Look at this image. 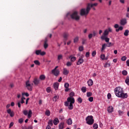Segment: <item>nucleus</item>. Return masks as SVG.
I'll use <instances>...</instances> for the list:
<instances>
[{"label":"nucleus","mask_w":129,"mask_h":129,"mask_svg":"<svg viewBox=\"0 0 129 129\" xmlns=\"http://www.w3.org/2000/svg\"><path fill=\"white\" fill-rule=\"evenodd\" d=\"M21 101H19V102H18V107L19 108H21Z\"/></svg>","instance_id":"obj_62"},{"label":"nucleus","mask_w":129,"mask_h":129,"mask_svg":"<svg viewBox=\"0 0 129 129\" xmlns=\"http://www.w3.org/2000/svg\"><path fill=\"white\" fill-rule=\"evenodd\" d=\"M51 73L54 76H58L59 74H60V71L59 70H55L54 71H53V70L51 71Z\"/></svg>","instance_id":"obj_13"},{"label":"nucleus","mask_w":129,"mask_h":129,"mask_svg":"<svg viewBox=\"0 0 129 129\" xmlns=\"http://www.w3.org/2000/svg\"><path fill=\"white\" fill-rule=\"evenodd\" d=\"M119 27V25H118V24H115L114 26V28L115 29H117Z\"/></svg>","instance_id":"obj_60"},{"label":"nucleus","mask_w":129,"mask_h":129,"mask_svg":"<svg viewBox=\"0 0 129 129\" xmlns=\"http://www.w3.org/2000/svg\"><path fill=\"white\" fill-rule=\"evenodd\" d=\"M40 80L44 81L45 79H46V76H44V75H41L39 77Z\"/></svg>","instance_id":"obj_23"},{"label":"nucleus","mask_w":129,"mask_h":129,"mask_svg":"<svg viewBox=\"0 0 129 129\" xmlns=\"http://www.w3.org/2000/svg\"><path fill=\"white\" fill-rule=\"evenodd\" d=\"M127 24V21H126V18L122 19L120 21V24L121 26H125V25H126Z\"/></svg>","instance_id":"obj_10"},{"label":"nucleus","mask_w":129,"mask_h":129,"mask_svg":"<svg viewBox=\"0 0 129 129\" xmlns=\"http://www.w3.org/2000/svg\"><path fill=\"white\" fill-rule=\"evenodd\" d=\"M78 101L79 102H80V103H82V98H81V97H79L78 98Z\"/></svg>","instance_id":"obj_54"},{"label":"nucleus","mask_w":129,"mask_h":129,"mask_svg":"<svg viewBox=\"0 0 129 129\" xmlns=\"http://www.w3.org/2000/svg\"><path fill=\"white\" fill-rule=\"evenodd\" d=\"M48 39H47V38H46L44 40V48L45 49H47L49 46V45L48 44Z\"/></svg>","instance_id":"obj_14"},{"label":"nucleus","mask_w":129,"mask_h":129,"mask_svg":"<svg viewBox=\"0 0 129 129\" xmlns=\"http://www.w3.org/2000/svg\"><path fill=\"white\" fill-rule=\"evenodd\" d=\"M101 40H105L106 43L109 42V38L107 37L106 36H101Z\"/></svg>","instance_id":"obj_17"},{"label":"nucleus","mask_w":129,"mask_h":129,"mask_svg":"<svg viewBox=\"0 0 129 129\" xmlns=\"http://www.w3.org/2000/svg\"><path fill=\"white\" fill-rule=\"evenodd\" d=\"M109 32H112V29L111 28L109 27L107 29H106L102 35L101 37H107V36H108V34H109Z\"/></svg>","instance_id":"obj_7"},{"label":"nucleus","mask_w":129,"mask_h":129,"mask_svg":"<svg viewBox=\"0 0 129 129\" xmlns=\"http://www.w3.org/2000/svg\"><path fill=\"white\" fill-rule=\"evenodd\" d=\"M101 59H102V60H104V59H105V55L101 54Z\"/></svg>","instance_id":"obj_56"},{"label":"nucleus","mask_w":129,"mask_h":129,"mask_svg":"<svg viewBox=\"0 0 129 129\" xmlns=\"http://www.w3.org/2000/svg\"><path fill=\"white\" fill-rule=\"evenodd\" d=\"M69 36V34L67 32H64L63 33V38L64 39H65L66 40H67L68 36Z\"/></svg>","instance_id":"obj_26"},{"label":"nucleus","mask_w":129,"mask_h":129,"mask_svg":"<svg viewBox=\"0 0 129 129\" xmlns=\"http://www.w3.org/2000/svg\"><path fill=\"white\" fill-rule=\"evenodd\" d=\"M81 90L83 93H85L87 91L86 87H82L81 88Z\"/></svg>","instance_id":"obj_31"},{"label":"nucleus","mask_w":129,"mask_h":129,"mask_svg":"<svg viewBox=\"0 0 129 129\" xmlns=\"http://www.w3.org/2000/svg\"><path fill=\"white\" fill-rule=\"evenodd\" d=\"M35 54L36 55H41V56H44L46 55V52L45 51H42L41 50H36L35 51Z\"/></svg>","instance_id":"obj_8"},{"label":"nucleus","mask_w":129,"mask_h":129,"mask_svg":"<svg viewBox=\"0 0 129 129\" xmlns=\"http://www.w3.org/2000/svg\"><path fill=\"white\" fill-rule=\"evenodd\" d=\"M46 91L48 93H50L51 92V87H48L46 88Z\"/></svg>","instance_id":"obj_44"},{"label":"nucleus","mask_w":129,"mask_h":129,"mask_svg":"<svg viewBox=\"0 0 129 129\" xmlns=\"http://www.w3.org/2000/svg\"><path fill=\"white\" fill-rule=\"evenodd\" d=\"M64 75H68L69 74V71L67 70V69H63Z\"/></svg>","instance_id":"obj_27"},{"label":"nucleus","mask_w":129,"mask_h":129,"mask_svg":"<svg viewBox=\"0 0 129 129\" xmlns=\"http://www.w3.org/2000/svg\"><path fill=\"white\" fill-rule=\"evenodd\" d=\"M26 88H27L28 90L29 91H32V90H33V86H32V85L29 87H27Z\"/></svg>","instance_id":"obj_40"},{"label":"nucleus","mask_w":129,"mask_h":129,"mask_svg":"<svg viewBox=\"0 0 129 129\" xmlns=\"http://www.w3.org/2000/svg\"><path fill=\"white\" fill-rule=\"evenodd\" d=\"M33 83H34L35 85H38V84L40 83V80L38 79H34Z\"/></svg>","instance_id":"obj_20"},{"label":"nucleus","mask_w":129,"mask_h":129,"mask_svg":"<svg viewBox=\"0 0 129 129\" xmlns=\"http://www.w3.org/2000/svg\"><path fill=\"white\" fill-rule=\"evenodd\" d=\"M62 59H63V55L59 54L57 56V60L60 61V60H62Z\"/></svg>","instance_id":"obj_28"},{"label":"nucleus","mask_w":129,"mask_h":129,"mask_svg":"<svg viewBox=\"0 0 129 129\" xmlns=\"http://www.w3.org/2000/svg\"><path fill=\"white\" fill-rule=\"evenodd\" d=\"M89 101H90V102H92V101H93V97H90L88 99Z\"/></svg>","instance_id":"obj_52"},{"label":"nucleus","mask_w":129,"mask_h":129,"mask_svg":"<svg viewBox=\"0 0 129 129\" xmlns=\"http://www.w3.org/2000/svg\"><path fill=\"white\" fill-rule=\"evenodd\" d=\"M75 100L73 97H69L67 99V101L64 102L65 106H68L69 109L70 110H72L73 109V104L75 103Z\"/></svg>","instance_id":"obj_2"},{"label":"nucleus","mask_w":129,"mask_h":129,"mask_svg":"<svg viewBox=\"0 0 129 129\" xmlns=\"http://www.w3.org/2000/svg\"><path fill=\"white\" fill-rule=\"evenodd\" d=\"M113 111V107L112 106H109L108 108V112L109 113L112 112Z\"/></svg>","instance_id":"obj_22"},{"label":"nucleus","mask_w":129,"mask_h":129,"mask_svg":"<svg viewBox=\"0 0 129 129\" xmlns=\"http://www.w3.org/2000/svg\"><path fill=\"white\" fill-rule=\"evenodd\" d=\"M114 44L111 42H109L108 44H106V47H111V46H113Z\"/></svg>","instance_id":"obj_38"},{"label":"nucleus","mask_w":129,"mask_h":129,"mask_svg":"<svg viewBox=\"0 0 129 129\" xmlns=\"http://www.w3.org/2000/svg\"><path fill=\"white\" fill-rule=\"evenodd\" d=\"M67 124L69 125H71V124H72V119L71 118H69L67 121Z\"/></svg>","instance_id":"obj_25"},{"label":"nucleus","mask_w":129,"mask_h":129,"mask_svg":"<svg viewBox=\"0 0 129 129\" xmlns=\"http://www.w3.org/2000/svg\"><path fill=\"white\" fill-rule=\"evenodd\" d=\"M7 113H8V114L10 115V116L11 117H13V116H15V112H14V111H12V109H9L7 110Z\"/></svg>","instance_id":"obj_11"},{"label":"nucleus","mask_w":129,"mask_h":129,"mask_svg":"<svg viewBox=\"0 0 129 129\" xmlns=\"http://www.w3.org/2000/svg\"><path fill=\"white\" fill-rule=\"evenodd\" d=\"M86 123L89 124V125H92L93 123H94V119H93V116L89 115L86 118Z\"/></svg>","instance_id":"obj_4"},{"label":"nucleus","mask_w":129,"mask_h":129,"mask_svg":"<svg viewBox=\"0 0 129 129\" xmlns=\"http://www.w3.org/2000/svg\"><path fill=\"white\" fill-rule=\"evenodd\" d=\"M90 55V53L89 52H87L86 53V57L87 58H88V57H89Z\"/></svg>","instance_id":"obj_58"},{"label":"nucleus","mask_w":129,"mask_h":129,"mask_svg":"<svg viewBox=\"0 0 129 129\" xmlns=\"http://www.w3.org/2000/svg\"><path fill=\"white\" fill-rule=\"evenodd\" d=\"M104 67L105 68H107V67H110V63L106 62L104 65Z\"/></svg>","instance_id":"obj_41"},{"label":"nucleus","mask_w":129,"mask_h":129,"mask_svg":"<svg viewBox=\"0 0 129 129\" xmlns=\"http://www.w3.org/2000/svg\"><path fill=\"white\" fill-rule=\"evenodd\" d=\"M128 33H129V30H125L124 32V36H125V37H127V36H128Z\"/></svg>","instance_id":"obj_32"},{"label":"nucleus","mask_w":129,"mask_h":129,"mask_svg":"<svg viewBox=\"0 0 129 129\" xmlns=\"http://www.w3.org/2000/svg\"><path fill=\"white\" fill-rule=\"evenodd\" d=\"M34 63L35 65H37V66H40L41 65V62H40L38 60H34Z\"/></svg>","instance_id":"obj_29"},{"label":"nucleus","mask_w":129,"mask_h":129,"mask_svg":"<svg viewBox=\"0 0 129 129\" xmlns=\"http://www.w3.org/2000/svg\"><path fill=\"white\" fill-rule=\"evenodd\" d=\"M64 122H61L59 124V129H63L64 128Z\"/></svg>","instance_id":"obj_24"},{"label":"nucleus","mask_w":129,"mask_h":129,"mask_svg":"<svg viewBox=\"0 0 129 129\" xmlns=\"http://www.w3.org/2000/svg\"><path fill=\"white\" fill-rule=\"evenodd\" d=\"M88 86H92L93 85V81L92 79H90L89 81L87 82Z\"/></svg>","instance_id":"obj_19"},{"label":"nucleus","mask_w":129,"mask_h":129,"mask_svg":"<svg viewBox=\"0 0 129 129\" xmlns=\"http://www.w3.org/2000/svg\"><path fill=\"white\" fill-rule=\"evenodd\" d=\"M82 58H83L82 56L79 57V59L77 62V65H81V64L84 62V59H83Z\"/></svg>","instance_id":"obj_12"},{"label":"nucleus","mask_w":129,"mask_h":129,"mask_svg":"<svg viewBox=\"0 0 129 129\" xmlns=\"http://www.w3.org/2000/svg\"><path fill=\"white\" fill-rule=\"evenodd\" d=\"M122 74L124 76L127 75V72L125 70H124L122 72Z\"/></svg>","instance_id":"obj_45"},{"label":"nucleus","mask_w":129,"mask_h":129,"mask_svg":"<svg viewBox=\"0 0 129 129\" xmlns=\"http://www.w3.org/2000/svg\"><path fill=\"white\" fill-rule=\"evenodd\" d=\"M72 65V62H70V61H68L67 62V66H68V67H69L70 66H71Z\"/></svg>","instance_id":"obj_47"},{"label":"nucleus","mask_w":129,"mask_h":129,"mask_svg":"<svg viewBox=\"0 0 129 129\" xmlns=\"http://www.w3.org/2000/svg\"><path fill=\"white\" fill-rule=\"evenodd\" d=\"M66 18L69 20H70V18L73 20H75L76 21H79L80 19L79 16H78V12L75 11L72 15L70 13H68L66 15Z\"/></svg>","instance_id":"obj_3"},{"label":"nucleus","mask_w":129,"mask_h":129,"mask_svg":"<svg viewBox=\"0 0 129 129\" xmlns=\"http://www.w3.org/2000/svg\"><path fill=\"white\" fill-rule=\"evenodd\" d=\"M75 95V93H74V92H71L70 93V97H72L73 96H74Z\"/></svg>","instance_id":"obj_50"},{"label":"nucleus","mask_w":129,"mask_h":129,"mask_svg":"<svg viewBox=\"0 0 129 129\" xmlns=\"http://www.w3.org/2000/svg\"><path fill=\"white\" fill-rule=\"evenodd\" d=\"M114 93L117 97L123 98V99L127 98V93H124L123 90L120 87L115 88L114 89Z\"/></svg>","instance_id":"obj_1"},{"label":"nucleus","mask_w":129,"mask_h":129,"mask_svg":"<svg viewBox=\"0 0 129 129\" xmlns=\"http://www.w3.org/2000/svg\"><path fill=\"white\" fill-rule=\"evenodd\" d=\"M126 66H128L129 67V59H127L126 61Z\"/></svg>","instance_id":"obj_63"},{"label":"nucleus","mask_w":129,"mask_h":129,"mask_svg":"<svg viewBox=\"0 0 129 129\" xmlns=\"http://www.w3.org/2000/svg\"><path fill=\"white\" fill-rule=\"evenodd\" d=\"M23 113L24 115H28V118L32 117V114H33V112L31 109L29 110V111L27 110H24Z\"/></svg>","instance_id":"obj_6"},{"label":"nucleus","mask_w":129,"mask_h":129,"mask_svg":"<svg viewBox=\"0 0 129 129\" xmlns=\"http://www.w3.org/2000/svg\"><path fill=\"white\" fill-rule=\"evenodd\" d=\"M64 87H65V88H69V83H64Z\"/></svg>","instance_id":"obj_49"},{"label":"nucleus","mask_w":129,"mask_h":129,"mask_svg":"<svg viewBox=\"0 0 129 129\" xmlns=\"http://www.w3.org/2000/svg\"><path fill=\"white\" fill-rule=\"evenodd\" d=\"M13 125H14V122H11L10 124L9 128H11V127L12 126H13Z\"/></svg>","instance_id":"obj_61"},{"label":"nucleus","mask_w":129,"mask_h":129,"mask_svg":"<svg viewBox=\"0 0 129 129\" xmlns=\"http://www.w3.org/2000/svg\"><path fill=\"white\" fill-rule=\"evenodd\" d=\"M107 98L108 99H110V98H111V94L110 93H108Z\"/></svg>","instance_id":"obj_59"},{"label":"nucleus","mask_w":129,"mask_h":129,"mask_svg":"<svg viewBox=\"0 0 129 129\" xmlns=\"http://www.w3.org/2000/svg\"><path fill=\"white\" fill-rule=\"evenodd\" d=\"M58 98L59 97L58 96H55L52 99L53 101H57V99H58Z\"/></svg>","instance_id":"obj_42"},{"label":"nucleus","mask_w":129,"mask_h":129,"mask_svg":"<svg viewBox=\"0 0 129 129\" xmlns=\"http://www.w3.org/2000/svg\"><path fill=\"white\" fill-rule=\"evenodd\" d=\"M90 11V8H89V6H87L86 9H82L81 10L80 15L81 16H86V15H88Z\"/></svg>","instance_id":"obj_5"},{"label":"nucleus","mask_w":129,"mask_h":129,"mask_svg":"<svg viewBox=\"0 0 129 129\" xmlns=\"http://www.w3.org/2000/svg\"><path fill=\"white\" fill-rule=\"evenodd\" d=\"M95 55H96V51H93L92 53V56L93 57H95Z\"/></svg>","instance_id":"obj_55"},{"label":"nucleus","mask_w":129,"mask_h":129,"mask_svg":"<svg viewBox=\"0 0 129 129\" xmlns=\"http://www.w3.org/2000/svg\"><path fill=\"white\" fill-rule=\"evenodd\" d=\"M48 125L52 126L53 125V120H49L48 122Z\"/></svg>","instance_id":"obj_37"},{"label":"nucleus","mask_w":129,"mask_h":129,"mask_svg":"<svg viewBox=\"0 0 129 129\" xmlns=\"http://www.w3.org/2000/svg\"><path fill=\"white\" fill-rule=\"evenodd\" d=\"M69 58L71 59V62H75L76 60V57L73 56V55H70Z\"/></svg>","instance_id":"obj_18"},{"label":"nucleus","mask_w":129,"mask_h":129,"mask_svg":"<svg viewBox=\"0 0 129 129\" xmlns=\"http://www.w3.org/2000/svg\"><path fill=\"white\" fill-rule=\"evenodd\" d=\"M24 121V119L20 118L19 119V123H23V122Z\"/></svg>","instance_id":"obj_57"},{"label":"nucleus","mask_w":129,"mask_h":129,"mask_svg":"<svg viewBox=\"0 0 129 129\" xmlns=\"http://www.w3.org/2000/svg\"><path fill=\"white\" fill-rule=\"evenodd\" d=\"M31 84H30V81H27L26 82V87H29V86H31Z\"/></svg>","instance_id":"obj_36"},{"label":"nucleus","mask_w":129,"mask_h":129,"mask_svg":"<svg viewBox=\"0 0 129 129\" xmlns=\"http://www.w3.org/2000/svg\"><path fill=\"white\" fill-rule=\"evenodd\" d=\"M79 40V37L78 36L76 37L74 39V43H77Z\"/></svg>","instance_id":"obj_35"},{"label":"nucleus","mask_w":129,"mask_h":129,"mask_svg":"<svg viewBox=\"0 0 129 129\" xmlns=\"http://www.w3.org/2000/svg\"><path fill=\"white\" fill-rule=\"evenodd\" d=\"M59 119H58V118L56 117L53 120V124H54V125H57Z\"/></svg>","instance_id":"obj_21"},{"label":"nucleus","mask_w":129,"mask_h":129,"mask_svg":"<svg viewBox=\"0 0 129 129\" xmlns=\"http://www.w3.org/2000/svg\"><path fill=\"white\" fill-rule=\"evenodd\" d=\"M125 83L129 86V76H127L125 80Z\"/></svg>","instance_id":"obj_30"},{"label":"nucleus","mask_w":129,"mask_h":129,"mask_svg":"<svg viewBox=\"0 0 129 129\" xmlns=\"http://www.w3.org/2000/svg\"><path fill=\"white\" fill-rule=\"evenodd\" d=\"M86 41H87V40L86 39L83 38L82 39V45H84V44H85V42H86Z\"/></svg>","instance_id":"obj_43"},{"label":"nucleus","mask_w":129,"mask_h":129,"mask_svg":"<svg viewBox=\"0 0 129 129\" xmlns=\"http://www.w3.org/2000/svg\"><path fill=\"white\" fill-rule=\"evenodd\" d=\"M106 48V44L104 43L102 46L101 52H102V51H103L104 50H105Z\"/></svg>","instance_id":"obj_33"},{"label":"nucleus","mask_w":129,"mask_h":129,"mask_svg":"<svg viewBox=\"0 0 129 129\" xmlns=\"http://www.w3.org/2000/svg\"><path fill=\"white\" fill-rule=\"evenodd\" d=\"M50 114H51V112H50V110H47L45 111V115H47V116H50Z\"/></svg>","instance_id":"obj_34"},{"label":"nucleus","mask_w":129,"mask_h":129,"mask_svg":"<svg viewBox=\"0 0 129 129\" xmlns=\"http://www.w3.org/2000/svg\"><path fill=\"white\" fill-rule=\"evenodd\" d=\"M121 61H125L126 60V56H123L121 58Z\"/></svg>","instance_id":"obj_51"},{"label":"nucleus","mask_w":129,"mask_h":129,"mask_svg":"<svg viewBox=\"0 0 129 129\" xmlns=\"http://www.w3.org/2000/svg\"><path fill=\"white\" fill-rule=\"evenodd\" d=\"M84 50V48L83 47V46H81L79 47V51L80 52H82Z\"/></svg>","instance_id":"obj_39"},{"label":"nucleus","mask_w":129,"mask_h":129,"mask_svg":"<svg viewBox=\"0 0 129 129\" xmlns=\"http://www.w3.org/2000/svg\"><path fill=\"white\" fill-rule=\"evenodd\" d=\"M97 35V32L95 31H93V34L90 33L88 35V38L91 40L93 37H95Z\"/></svg>","instance_id":"obj_9"},{"label":"nucleus","mask_w":129,"mask_h":129,"mask_svg":"<svg viewBox=\"0 0 129 129\" xmlns=\"http://www.w3.org/2000/svg\"><path fill=\"white\" fill-rule=\"evenodd\" d=\"M92 95V93L90 92L87 93V97H90V96H91Z\"/></svg>","instance_id":"obj_48"},{"label":"nucleus","mask_w":129,"mask_h":129,"mask_svg":"<svg viewBox=\"0 0 129 129\" xmlns=\"http://www.w3.org/2000/svg\"><path fill=\"white\" fill-rule=\"evenodd\" d=\"M59 119H61V120H63L65 118L63 115H60L58 117Z\"/></svg>","instance_id":"obj_53"},{"label":"nucleus","mask_w":129,"mask_h":129,"mask_svg":"<svg viewBox=\"0 0 129 129\" xmlns=\"http://www.w3.org/2000/svg\"><path fill=\"white\" fill-rule=\"evenodd\" d=\"M46 129H51V126H50V125H48L46 126Z\"/></svg>","instance_id":"obj_64"},{"label":"nucleus","mask_w":129,"mask_h":129,"mask_svg":"<svg viewBox=\"0 0 129 129\" xmlns=\"http://www.w3.org/2000/svg\"><path fill=\"white\" fill-rule=\"evenodd\" d=\"M93 127L94 129H97L98 128V125L97 123H94L93 124Z\"/></svg>","instance_id":"obj_46"},{"label":"nucleus","mask_w":129,"mask_h":129,"mask_svg":"<svg viewBox=\"0 0 129 129\" xmlns=\"http://www.w3.org/2000/svg\"><path fill=\"white\" fill-rule=\"evenodd\" d=\"M53 88H54L55 90H58L59 88V83L58 82H55L53 84Z\"/></svg>","instance_id":"obj_16"},{"label":"nucleus","mask_w":129,"mask_h":129,"mask_svg":"<svg viewBox=\"0 0 129 129\" xmlns=\"http://www.w3.org/2000/svg\"><path fill=\"white\" fill-rule=\"evenodd\" d=\"M97 5H98V4H97V3H94V4L88 3L87 4V7H88V6H89V8L91 9V8H93V7H96L97 6Z\"/></svg>","instance_id":"obj_15"}]
</instances>
